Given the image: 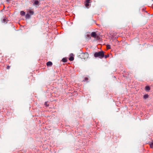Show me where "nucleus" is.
Returning <instances> with one entry per match:
<instances>
[{"label": "nucleus", "mask_w": 153, "mask_h": 153, "mask_svg": "<svg viewBox=\"0 0 153 153\" xmlns=\"http://www.w3.org/2000/svg\"><path fill=\"white\" fill-rule=\"evenodd\" d=\"M2 22L4 23H7V20L6 19L4 18L3 19Z\"/></svg>", "instance_id": "14"}, {"label": "nucleus", "mask_w": 153, "mask_h": 153, "mask_svg": "<svg viewBox=\"0 0 153 153\" xmlns=\"http://www.w3.org/2000/svg\"><path fill=\"white\" fill-rule=\"evenodd\" d=\"M86 37L87 39H89L91 38V36L89 34H87L86 36Z\"/></svg>", "instance_id": "13"}, {"label": "nucleus", "mask_w": 153, "mask_h": 153, "mask_svg": "<svg viewBox=\"0 0 153 153\" xmlns=\"http://www.w3.org/2000/svg\"><path fill=\"white\" fill-rule=\"evenodd\" d=\"M107 49H110L111 48V46L110 45H107Z\"/></svg>", "instance_id": "17"}, {"label": "nucleus", "mask_w": 153, "mask_h": 153, "mask_svg": "<svg viewBox=\"0 0 153 153\" xmlns=\"http://www.w3.org/2000/svg\"><path fill=\"white\" fill-rule=\"evenodd\" d=\"M20 14L22 16H24L25 15V12L24 11H22L20 12Z\"/></svg>", "instance_id": "11"}, {"label": "nucleus", "mask_w": 153, "mask_h": 153, "mask_svg": "<svg viewBox=\"0 0 153 153\" xmlns=\"http://www.w3.org/2000/svg\"><path fill=\"white\" fill-rule=\"evenodd\" d=\"M28 13L31 15H32L33 14V12L31 10H29L28 12Z\"/></svg>", "instance_id": "9"}, {"label": "nucleus", "mask_w": 153, "mask_h": 153, "mask_svg": "<svg viewBox=\"0 0 153 153\" xmlns=\"http://www.w3.org/2000/svg\"><path fill=\"white\" fill-rule=\"evenodd\" d=\"M46 103H47V102H45V105H47V104H46Z\"/></svg>", "instance_id": "24"}, {"label": "nucleus", "mask_w": 153, "mask_h": 153, "mask_svg": "<svg viewBox=\"0 0 153 153\" xmlns=\"http://www.w3.org/2000/svg\"><path fill=\"white\" fill-rule=\"evenodd\" d=\"M62 61L63 62H65L67 61V60L66 58H63Z\"/></svg>", "instance_id": "8"}, {"label": "nucleus", "mask_w": 153, "mask_h": 153, "mask_svg": "<svg viewBox=\"0 0 153 153\" xmlns=\"http://www.w3.org/2000/svg\"><path fill=\"white\" fill-rule=\"evenodd\" d=\"M149 97V95L147 94H145L143 96V98L145 99H146L147 98H148Z\"/></svg>", "instance_id": "10"}, {"label": "nucleus", "mask_w": 153, "mask_h": 153, "mask_svg": "<svg viewBox=\"0 0 153 153\" xmlns=\"http://www.w3.org/2000/svg\"><path fill=\"white\" fill-rule=\"evenodd\" d=\"M91 36L96 38V34L95 32H92L91 34Z\"/></svg>", "instance_id": "4"}, {"label": "nucleus", "mask_w": 153, "mask_h": 153, "mask_svg": "<svg viewBox=\"0 0 153 153\" xmlns=\"http://www.w3.org/2000/svg\"><path fill=\"white\" fill-rule=\"evenodd\" d=\"M94 56L95 58L98 57L100 59H102L104 56V52L102 51L95 52L94 54Z\"/></svg>", "instance_id": "1"}, {"label": "nucleus", "mask_w": 153, "mask_h": 153, "mask_svg": "<svg viewBox=\"0 0 153 153\" xmlns=\"http://www.w3.org/2000/svg\"><path fill=\"white\" fill-rule=\"evenodd\" d=\"M30 15L28 13L25 15V17L27 19H29L30 17Z\"/></svg>", "instance_id": "6"}, {"label": "nucleus", "mask_w": 153, "mask_h": 153, "mask_svg": "<svg viewBox=\"0 0 153 153\" xmlns=\"http://www.w3.org/2000/svg\"><path fill=\"white\" fill-rule=\"evenodd\" d=\"M89 3H86L85 4V6L87 8H88V7L89 6Z\"/></svg>", "instance_id": "16"}, {"label": "nucleus", "mask_w": 153, "mask_h": 153, "mask_svg": "<svg viewBox=\"0 0 153 153\" xmlns=\"http://www.w3.org/2000/svg\"><path fill=\"white\" fill-rule=\"evenodd\" d=\"M10 66H7V69H9L10 68Z\"/></svg>", "instance_id": "21"}, {"label": "nucleus", "mask_w": 153, "mask_h": 153, "mask_svg": "<svg viewBox=\"0 0 153 153\" xmlns=\"http://www.w3.org/2000/svg\"><path fill=\"white\" fill-rule=\"evenodd\" d=\"M82 55H83V56H84L85 57L84 58V59H85V58H88L89 56V54L87 53H83L82 54Z\"/></svg>", "instance_id": "3"}, {"label": "nucleus", "mask_w": 153, "mask_h": 153, "mask_svg": "<svg viewBox=\"0 0 153 153\" xmlns=\"http://www.w3.org/2000/svg\"><path fill=\"white\" fill-rule=\"evenodd\" d=\"M47 65L48 66H51L52 65V63L51 62H48L46 63Z\"/></svg>", "instance_id": "5"}, {"label": "nucleus", "mask_w": 153, "mask_h": 153, "mask_svg": "<svg viewBox=\"0 0 153 153\" xmlns=\"http://www.w3.org/2000/svg\"><path fill=\"white\" fill-rule=\"evenodd\" d=\"M109 56V55H105L104 57L105 58H107Z\"/></svg>", "instance_id": "18"}, {"label": "nucleus", "mask_w": 153, "mask_h": 153, "mask_svg": "<svg viewBox=\"0 0 153 153\" xmlns=\"http://www.w3.org/2000/svg\"><path fill=\"white\" fill-rule=\"evenodd\" d=\"M32 2L34 5L38 6L39 5V2L37 0H33Z\"/></svg>", "instance_id": "2"}, {"label": "nucleus", "mask_w": 153, "mask_h": 153, "mask_svg": "<svg viewBox=\"0 0 153 153\" xmlns=\"http://www.w3.org/2000/svg\"><path fill=\"white\" fill-rule=\"evenodd\" d=\"M88 79L87 77H85L84 79V81H87L88 80Z\"/></svg>", "instance_id": "19"}, {"label": "nucleus", "mask_w": 153, "mask_h": 153, "mask_svg": "<svg viewBox=\"0 0 153 153\" xmlns=\"http://www.w3.org/2000/svg\"><path fill=\"white\" fill-rule=\"evenodd\" d=\"M11 0H6L8 2H9L10 1H11Z\"/></svg>", "instance_id": "22"}, {"label": "nucleus", "mask_w": 153, "mask_h": 153, "mask_svg": "<svg viewBox=\"0 0 153 153\" xmlns=\"http://www.w3.org/2000/svg\"><path fill=\"white\" fill-rule=\"evenodd\" d=\"M150 146L151 148H153V142H152L150 144Z\"/></svg>", "instance_id": "15"}, {"label": "nucleus", "mask_w": 153, "mask_h": 153, "mask_svg": "<svg viewBox=\"0 0 153 153\" xmlns=\"http://www.w3.org/2000/svg\"><path fill=\"white\" fill-rule=\"evenodd\" d=\"M74 57L73 56H71L69 58V60L71 61H73L74 60Z\"/></svg>", "instance_id": "12"}, {"label": "nucleus", "mask_w": 153, "mask_h": 153, "mask_svg": "<svg viewBox=\"0 0 153 153\" xmlns=\"http://www.w3.org/2000/svg\"><path fill=\"white\" fill-rule=\"evenodd\" d=\"M90 0H86V3H89Z\"/></svg>", "instance_id": "20"}, {"label": "nucleus", "mask_w": 153, "mask_h": 153, "mask_svg": "<svg viewBox=\"0 0 153 153\" xmlns=\"http://www.w3.org/2000/svg\"><path fill=\"white\" fill-rule=\"evenodd\" d=\"M46 103H47V102H45V105H47V104H46Z\"/></svg>", "instance_id": "23"}, {"label": "nucleus", "mask_w": 153, "mask_h": 153, "mask_svg": "<svg viewBox=\"0 0 153 153\" xmlns=\"http://www.w3.org/2000/svg\"><path fill=\"white\" fill-rule=\"evenodd\" d=\"M145 90L146 91H149L150 90V88L149 86H146L145 88Z\"/></svg>", "instance_id": "7"}]
</instances>
